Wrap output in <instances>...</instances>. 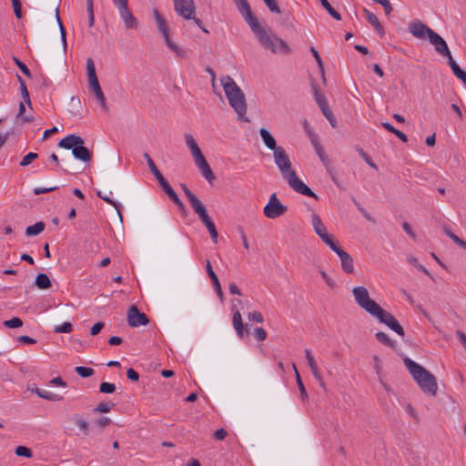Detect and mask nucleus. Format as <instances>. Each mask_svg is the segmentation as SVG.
Segmentation results:
<instances>
[{
  "mask_svg": "<svg viewBox=\"0 0 466 466\" xmlns=\"http://www.w3.org/2000/svg\"><path fill=\"white\" fill-rule=\"evenodd\" d=\"M274 162L278 167L282 177L289 186L297 193L301 195L318 198L317 195L304 183L296 174L292 167V163L287 152L282 147H279L273 152Z\"/></svg>",
  "mask_w": 466,
  "mask_h": 466,
  "instance_id": "1",
  "label": "nucleus"
},
{
  "mask_svg": "<svg viewBox=\"0 0 466 466\" xmlns=\"http://www.w3.org/2000/svg\"><path fill=\"white\" fill-rule=\"evenodd\" d=\"M220 83L228 103L237 113L238 119L244 122H249V119L245 116L247 113V102L241 88L229 76H223L220 79Z\"/></svg>",
  "mask_w": 466,
  "mask_h": 466,
  "instance_id": "2",
  "label": "nucleus"
},
{
  "mask_svg": "<svg viewBox=\"0 0 466 466\" xmlns=\"http://www.w3.org/2000/svg\"><path fill=\"white\" fill-rule=\"evenodd\" d=\"M403 361L407 370L410 371L414 380L419 384L421 390L431 396H435L438 390L436 378L414 360L406 357L403 359Z\"/></svg>",
  "mask_w": 466,
  "mask_h": 466,
  "instance_id": "3",
  "label": "nucleus"
},
{
  "mask_svg": "<svg viewBox=\"0 0 466 466\" xmlns=\"http://www.w3.org/2000/svg\"><path fill=\"white\" fill-rule=\"evenodd\" d=\"M259 44L273 54H289L288 44L271 31H268L260 24L252 29Z\"/></svg>",
  "mask_w": 466,
  "mask_h": 466,
  "instance_id": "4",
  "label": "nucleus"
},
{
  "mask_svg": "<svg viewBox=\"0 0 466 466\" xmlns=\"http://www.w3.org/2000/svg\"><path fill=\"white\" fill-rule=\"evenodd\" d=\"M111 2L118 11V15L123 21L125 28L128 30H137L138 28L139 22L129 7V0H111Z\"/></svg>",
  "mask_w": 466,
  "mask_h": 466,
  "instance_id": "5",
  "label": "nucleus"
},
{
  "mask_svg": "<svg viewBox=\"0 0 466 466\" xmlns=\"http://www.w3.org/2000/svg\"><path fill=\"white\" fill-rule=\"evenodd\" d=\"M176 13L186 20H193L195 24L202 29L203 32L208 31L202 26V22L196 17V6L193 0H172Z\"/></svg>",
  "mask_w": 466,
  "mask_h": 466,
  "instance_id": "6",
  "label": "nucleus"
},
{
  "mask_svg": "<svg viewBox=\"0 0 466 466\" xmlns=\"http://www.w3.org/2000/svg\"><path fill=\"white\" fill-rule=\"evenodd\" d=\"M356 303L371 316H373L381 307L370 298L368 289L365 287H355L352 289Z\"/></svg>",
  "mask_w": 466,
  "mask_h": 466,
  "instance_id": "7",
  "label": "nucleus"
},
{
  "mask_svg": "<svg viewBox=\"0 0 466 466\" xmlns=\"http://www.w3.org/2000/svg\"><path fill=\"white\" fill-rule=\"evenodd\" d=\"M153 13H154L156 22L157 24V29L162 34L167 46L177 56L185 57L186 52L182 48H180L177 44H175L174 42L171 41L170 36H169V28H168V25H167L165 18L160 15V13L157 9H155Z\"/></svg>",
  "mask_w": 466,
  "mask_h": 466,
  "instance_id": "8",
  "label": "nucleus"
},
{
  "mask_svg": "<svg viewBox=\"0 0 466 466\" xmlns=\"http://www.w3.org/2000/svg\"><path fill=\"white\" fill-rule=\"evenodd\" d=\"M287 210L288 208L279 201L276 193H273L264 207L263 213L268 218L274 219L283 216Z\"/></svg>",
  "mask_w": 466,
  "mask_h": 466,
  "instance_id": "9",
  "label": "nucleus"
},
{
  "mask_svg": "<svg viewBox=\"0 0 466 466\" xmlns=\"http://www.w3.org/2000/svg\"><path fill=\"white\" fill-rule=\"evenodd\" d=\"M373 317L377 318L380 323L385 324L391 330L395 331L398 335L403 337L405 331L402 326L399 323L397 319L390 312L380 308Z\"/></svg>",
  "mask_w": 466,
  "mask_h": 466,
  "instance_id": "10",
  "label": "nucleus"
},
{
  "mask_svg": "<svg viewBox=\"0 0 466 466\" xmlns=\"http://www.w3.org/2000/svg\"><path fill=\"white\" fill-rule=\"evenodd\" d=\"M311 224L315 233L327 246L330 248L337 242L333 236L328 233L326 226L322 223L321 218L318 214L313 213L311 215Z\"/></svg>",
  "mask_w": 466,
  "mask_h": 466,
  "instance_id": "11",
  "label": "nucleus"
},
{
  "mask_svg": "<svg viewBox=\"0 0 466 466\" xmlns=\"http://www.w3.org/2000/svg\"><path fill=\"white\" fill-rule=\"evenodd\" d=\"M194 212L198 216L199 219L206 226L207 229L210 234L213 243H217L218 234L214 222L208 214L206 207L202 205L199 208H197V209H195Z\"/></svg>",
  "mask_w": 466,
  "mask_h": 466,
  "instance_id": "12",
  "label": "nucleus"
},
{
  "mask_svg": "<svg viewBox=\"0 0 466 466\" xmlns=\"http://www.w3.org/2000/svg\"><path fill=\"white\" fill-rule=\"evenodd\" d=\"M238 7V10L244 17L245 21L248 24L251 30L260 24L258 18L253 15L250 5L247 0H233Z\"/></svg>",
  "mask_w": 466,
  "mask_h": 466,
  "instance_id": "13",
  "label": "nucleus"
},
{
  "mask_svg": "<svg viewBox=\"0 0 466 466\" xmlns=\"http://www.w3.org/2000/svg\"><path fill=\"white\" fill-rule=\"evenodd\" d=\"M333 250L340 259V266L345 273L350 274L354 271L353 258L345 250L340 248L337 242L329 248Z\"/></svg>",
  "mask_w": 466,
  "mask_h": 466,
  "instance_id": "14",
  "label": "nucleus"
},
{
  "mask_svg": "<svg viewBox=\"0 0 466 466\" xmlns=\"http://www.w3.org/2000/svg\"><path fill=\"white\" fill-rule=\"evenodd\" d=\"M127 323L133 328L146 326L149 323V319L145 313L140 312L137 306L133 305L127 312Z\"/></svg>",
  "mask_w": 466,
  "mask_h": 466,
  "instance_id": "15",
  "label": "nucleus"
},
{
  "mask_svg": "<svg viewBox=\"0 0 466 466\" xmlns=\"http://www.w3.org/2000/svg\"><path fill=\"white\" fill-rule=\"evenodd\" d=\"M409 32L416 38L430 39L431 32H434L420 21H414L409 24Z\"/></svg>",
  "mask_w": 466,
  "mask_h": 466,
  "instance_id": "16",
  "label": "nucleus"
},
{
  "mask_svg": "<svg viewBox=\"0 0 466 466\" xmlns=\"http://www.w3.org/2000/svg\"><path fill=\"white\" fill-rule=\"evenodd\" d=\"M305 357L308 361V364L310 368V371L314 377V379L319 382V386L326 390V384L323 380L322 375L319 371V366L317 364V361L309 349L305 350Z\"/></svg>",
  "mask_w": 466,
  "mask_h": 466,
  "instance_id": "17",
  "label": "nucleus"
},
{
  "mask_svg": "<svg viewBox=\"0 0 466 466\" xmlns=\"http://www.w3.org/2000/svg\"><path fill=\"white\" fill-rule=\"evenodd\" d=\"M430 43L434 46L435 50L441 56L444 54H449V47L445 40L436 32H431Z\"/></svg>",
  "mask_w": 466,
  "mask_h": 466,
  "instance_id": "18",
  "label": "nucleus"
},
{
  "mask_svg": "<svg viewBox=\"0 0 466 466\" xmlns=\"http://www.w3.org/2000/svg\"><path fill=\"white\" fill-rule=\"evenodd\" d=\"M89 90H90L91 93L94 94L96 99L99 103V105H100L101 108L103 109V111L107 112L108 111V106H107V104H106V100L105 95H104V93L102 91V88L100 86L99 81L92 83V84H89Z\"/></svg>",
  "mask_w": 466,
  "mask_h": 466,
  "instance_id": "19",
  "label": "nucleus"
},
{
  "mask_svg": "<svg viewBox=\"0 0 466 466\" xmlns=\"http://www.w3.org/2000/svg\"><path fill=\"white\" fill-rule=\"evenodd\" d=\"M72 155L75 158L82 161V162H89L92 159L91 151L84 147V144H77L76 147H74Z\"/></svg>",
  "mask_w": 466,
  "mask_h": 466,
  "instance_id": "20",
  "label": "nucleus"
},
{
  "mask_svg": "<svg viewBox=\"0 0 466 466\" xmlns=\"http://www.w3.org/2000/svg\"><path fill=\"white\" fill-rule=\"evenodd\" d=\"M77 144H84V139L79 136L71 134L61 139L58 142V147L73 150L74 147H76Z\"/></svg>",
  "mask_w": 466,
  "mask_h": 466,
  "instance_id": "21",
  "label": "nucleus"
},
{
  "mask_svg": "<svg viewBox=\"0 0 466 466\" xmlns=\"http://www.w3.org/2000/svg\"><path fill=\"white\" fill-rule=\"evenodd\" d=\"M364 14L366 15L367 21L374 27L378 35L380 37H383L385 35V31L382 25L380 23L378 17L366 8H364Z\"/></svg>",
  "mask_w": 466,
  "mask_h": 466,
  "instance_id": "22",
  "label": "nucleus"
},
{
  "mask_svg": "<svg viewBox=\"0 0 466 466\" xmlns=\"http://www.w3.org/2000/svg\"><path fill=\"white\" fill-rule=\"evenodd\" d=\"M232 323L234 326V329L239 338H242L245 333L248 332V329L245 328V325L242 321L241 314L238 310H236L233 314L232 318Z\"/></svg>",
  "mask_w": 466,
  "mask_h": 466,
  "instance_id": "23",
  "label": "nucleus"
},
{
  "mask_svg": "<svg viewBox=\"0 0 466 466\" xmlns=\"http://www.w3.org/2000/svg\"><path fill=\"white\" fill-rule=\"evenodd\" d=\"M260 137L264 142V145L270 150H273V152L276 150V148H279V146H277L275 138L271 136L269 131L266 128H261L259 130Z\"/></svg>",
  "mask_w": 466,
  "mask_h": 466,
  "instance_id": "24",
  "label": "nucleus"
},
{
  "mask_svg": "<svg viewBox=\"0 0 466 466\" xmlns=\"http://www.w3.org/2000/svg\"><path fill=\"white\" fill-rule=\"evenodd\" d=\"M206 269H207L208 275L209 276V278L212 280L214 289H216L218 295L220 298H222L223 297V292H222V289H221V286H220L219 280L218 279V276L214 272L209 260L206 261Z\"/></svg>",
  "mask_w": 466,
  "mask_h": 466,
  "instance_id": "25",
  "label": "nucleus"
},
{
  "mask_svg": "<svg viewBox=\"0 0 466 466\" xmlns=\"http://www.w3.org/2000/svg\"><path fill=\"white\" fill-rule=\"evenodd\" d=\"M181 187L185 195L187 196L193 210L197 209V208H199L200 206L203 205V203L197 198L195 194L191 192V190L185 184H181Z\"/></svg>",
  "mask_w": 466,
  "mask_h": 466,
  "instance_id": "26",
  "label": "nucleus"
},
{
  "mask_svg": "<svg viewBox=\"0 0 466 466\" xmlns=\"http://www.w3.org/2000/svg\"><path fill=\"white\" fill-rule=\"evenodd\" d=\"M375 338L383 345L388 346L390 349L397 348V342L391 339L385 332L378 331L375 334Z\"/></svg>",
  "mask_w": 466,
  "mask_h": 466,
  "instance_id": "27",
  "label": "nucleus"
},
{
  "mask_svg": "<svg viewBox=\"0 0 466 466\" xmlns=\"http://www.w3.org/2000/svg\"><path fill=\"white\" fill-rule=\"evenodd\" d=\"M86 72H87L88 85L98 81V78H97V76L96 73L94 60L90 57L87 58V60H86Z\"/></svg>",
  "mask_w": 466,
  "mask_h": 466,
  "instance_id": "28",
  "label": "nucleus"
},
{
  "mask_svg": "<svg viewBox=\"0 0 466 466\" xmlns=\"http://www.w3.org/2000/svg\"><path fill=\"white\" fill-rule=\"evenodd\" d=\"M35 284L40 289H46L51 287V281L48 276L45 273H39L36 276Z\"/></svg>",
  "mask_w": 466,
  "mask_h": 466,
  "instance_id": "29",
  "label": "nucleus"
},
{
  "mask_svg": "<svg viewBox=\"0 0 466 466\" xmlns=\"http://www.w3.org/2000/svg\"><path fill=\"white\" fill-rule=\"evenodd\" d=\"M17 80L20 84V92H21V96L24 99V102L28 106H32V102H31V99H30V95H29V92L27 90V87H26V85H25V82L23 80V78L17 75Z\"/></svg>",
  "mask_w": 466,
  "mask_h": 466,
  "instance_id": "30",
  "label": "nucleus"
},
{
  "mask_svg": "<svg viewBox=\"0 0 466 466\" xmlns=\"http://www.w3.org/2000/svg\"><path fill=\"white\" fill-rule=\"evenodd\" d=\"M46 224L42 221L36 222L33 226H29L25 229L26 236H36L44 231Z\"/></svg>",
  "mask_w": 466,
  "mask_h": 466,
  "instance_id": "31",
  "label": "nucleus"
},
{
  "mask_svg": "<svg viewBox=\"0 0 466 466\" xmlns=\"http://www.w3.org/2000/svg\"><path fill=\"white\" fill-rule=\"evenodd\" d=\"M35 392L42 399H45V400H54V401H56V400H62V397H59L58 395L56 394H54L48 390H41V389H36L35 390Z\"/></svg>",
  "mask_w": 466,
  "mask_h": 466,
  "instance_id": "32",
  "label": "nucleus"
},
{
  "mask_svg": "<svg viewBox=\"0 0 466 466\" xmlns=\"http://www.w3.org/2000/svg\"><path fill=\"white\" fill-rule=\"evenodd\" d=\"M321 5L327 10V12L337 21L341 20V15L337 12L328 0H319Z\"/></svg>",
  "mask_w": 466,
  "mask_h": 466,
  "instance_id": "33",
  "label": "nucleus"
},
{
  "mask_svg": "<svg viewBox=\"0 0 466 466\" xmlns=\"http://www.w3.org/2000/svg\"><path fill=\"white\" fill-rule=\"evenodd\" d=\"M159 185L161 186L162 189L166 192V194L168 196V198L172 201H174L177 198H178V196L174 191V189L171 187V186L168 184L167 179H164L163 181H161L159 183Z\"/></svg>",
  "mask_w": 466,
  "mask_h": 466,
  "instance_id": "34",
  "label": "nucleus"
},
{
  "mask_svg": "<svg viewBox=\"0 0 466 466\" xmlns=\"http://www.w3.org/2000/svg\"><path fill=\"white\" fill-rule=\"evenodd\" d=\"M56 18L58 26H59L63 46H64V48L66 49V34L65 27H64L62 21L60 19V16H59L58 5L56 7Z\"/></svg>",
  "mask_w": 466,
  "mask_h": 466,
  "instance_id": "35",
  "label": "nucleus"
},
{
  "mask_svg": "<svg viewBox=\"0 0 466 466\" xmlns=\"http://www.w3.org/2000/svg\"><path fill=\"white\" fill-rule=\"evenodd\" d=\"M199 171L201 172L202 176L209 182V183H212L215 179H216V177L211 169V167H209V165H206L200 168H198Z\"/></svg>",
  "mask_w": 466,
  "mask_h": 466,
  "instance_id": "36",
  "label": "nucleus"
},
{
  "mask_svg": "<svg viewBox=\"0 0 466 466\" xmlns=\"http://www.w3.org/2000/svg\"><path fill=\"white\" fill-rule=\"evenodd\" d=\"M76 372L82 378H88L94 374V370L92 368L77 366L75 369Z\"/></svg>",
  "mask_w": 466,
  "mask_h": 466,
  "instance_id": "37",
  "label": "nucleus"
},
{
  "mask_svg": "<svg viewBox=\"0 0 466 466\" xmlns=\"http://www.w3.org/2000/svg\"><path fill=\"white\" fill-rule=\"evenodd\" d=\"M148 167L151 170V172L153 173V175L155 176V177L157 178V180L158 181V183H160L161 181L166 179L163 177V175L161 174V172L158 170V168L157 167V166L155 165V163L152 159H149V161H148Z\"/></svg>",
  "mask_w": 466,
  "mask_h": 466,
  "instance_id": "38",
  "label": "nucleus"
},
{
  "mask_svg": "<svg viewBox=\"0 0 466 466\" xmlns=\"http://www.w3.org/2000/svg\"><path fill=\"white\" fill-rule=\"evenodd\" d=\"M115 404L113 402H101L94 409V411L107 413L112 410Z\"/></svg>",
  "mask_w": 466,
  "mask_h": 466,
  "instance_id": "39",
  "label": "nucleus"
},
{
  "mask_svg": "<svg viewBox=\"0 0 466 466\" xmlns=\"http://www.w3.org/2000/svg\"><path fill=\"white\" fill-rule=\"evenodd\" d=\"M4 325L9 329H16L23 326V321L21 319L15 317L9 320H5Z\"/></svg>",
  "mask_w": 466,
  "mask_h": 466,
  "instance_id": "40",
  "label": "nucleus"
},
{
  "mask_svg": "<svg viewBox=\"0 0 466 466\" xmlns=\"http://www.w3.org/2000/svg\"><path fill=\"white\" fill-rule=\"evenodd\" d=\"M73 330V326L70 322H64L62 325L56 326L54 332L56 333H70Z\"/></svg>",
  "mask_w": 466,
  "mask_h": 466,
  "instance_id": "41",
  "label": "nucleus"
},
{
  "mask_svg": "<svg viewBox=\"0 0 466 466\" xmlns=\"http://www.w3.org/2000/svg\"><path fill=\"white\" fill-rule=\"evenodd\" d=\"M116 390V386L114 383L110 382H102L99 386V391L101 393L110 394Z\"/></svg>",
  "mask_w": 466,
  "mask_h": 466,
  "instance_id": "42",
  "label": "nucleus"
},
{
  "mask_svg": "<svg viewBox=\"0 0 466 466\" xmlns=\"http://www.w3.org/2000/svg\"><path fill=\"white\" fill-rule=\"evenodd\" d=\"M296 381H297V384H298V387H299V392H300V397L302 400H307L308 399V393L306 391V388L302 382V380H301V377L299 375V372H297V376H296Z\"/></svg>",
  "mask_w": 466,
  "mask_h": 466,
  "instance_id": "43",
  "label": "nucleus"
},
{
  "mask_svg": "<svg viewBox=\"0 0 466 466\" xmlns=\"http://www.w3.org/2000/svg\"><path fill=\"white\" fill-rule=\"evenodd\" d=\"M15 454L25 458H31L33 455L32 451L25 446H17L15 449Z\"/></svg>",
  "mask_w": 466,
  "mask_h": 466,
  "instance_id": "44",
  "label": "nucleus"
},
{
  "mask_svg": "<svg viewBox=\"0 0 466 466\" xmlns=\"http://www.w3.org/2000/svg\"><path fill=\"white\" fill-rule=\"evenodd\" d=\"M38 157V155L36 153H34V152H30L28 153L27 155H25L23 159L21 160L20 162V166L21 167H26L28 166L29 164L32 163V161H34L35 159H36Z\"/></svg>",
  "mask_w": 466,
  "mask_h": 466,
  "instance_id": "45",
  "label": "nucleus"
},
{
  "mask_svg": "<svg viewBox=\"0 0 466 466\" xmlns=\"http://www.w3.org/2000/svg\"><path fill=\"white\" fill-rule=\"evenodd\" d=\"M310 51H311L314 58L316 59V62L318 64L320 73L322 75H324V65H323L322 59H321L318 50L315 47L311 46Z\"/></svg>",
  "mask_w": 466,
  "mask_h": 466,
  "instance_id": "46",
  "label": "nucleus"
},
{
  "mask_svg": "<svg viewBox=\"0 0 466 466\" xmlns=\"http://www.w3.org/2000/svg\"><path fill=\"white\" fill-rule=\"evenodd\" d=\"M314 95H315L316 102H317L318 106H319V108H322L324 106L328 105V101H327L325 96L320 94L317 88H314Z\"/></svg>",
  "mask_w": 466,
  "mask_h": 466,
  "instance_id": "47",
  "label": "nucleus"
},
{
  "mask_svg": "<svg viewBox=\"0 0 466 466\" xmlns=\"http://www.w3.org/2000/svg\"><path fill=\"white\" fill-rule=\"evenodd\" d=\"M13 60L14 62L15 63V65L19 67V69L22 71V73L24 75H25L26 76L30 77L31 76V73H30V70L28 69V67L26 66V65L25 63H23L21 60H19L17 57L14 56L13 57Z\"/></svg>",
  "mask_w": 466,
  "mask_h": 466,
  "instance_id": "48",
  "label": "nucleus"
},
{
  "mask_svg": "<svg viewBox=\"0 0 466 466\" xmlns=\"http://www.w3.org/2000/svg\"><path fill=\"white\" fill-rule=\"evenodd\" d=\"M265 5L268 6L270 12L274 14H280V8L279 7L275 0H263Z\"/></svg>",
  "mask_w": 466,
  "mask_h": 466,
  "instance_id": "49",
  "label": "nucleus"
},
{
  "mask_svg": "<svg viewBox=\"0 0 466 466\" xmlns=\"http://www.w3.org/2000/svg\"><path fill=\"white\" fill-rule=\"evenodd\" d=\"M96 195L101 198L103 199L104 201H106V203L112 205L118 212L119 216L121 217V214H120V211H119V204L116 203L115 200H113L112 198H110L109 197L107 196H103L101 191H97Z\"/></svg>",
  "mask_w": 466,
  "mask_h": 466,
  "instance_id": "50",
  "label": "nucleus"
},
{
  "mask_svg": "<svg viewBox=\"0 0 466 466\" xmlns=\"http://www.w3.org/2000/svg\"><path fill=\"white\" fill-rule=\"evenodd\" d=\"M248 318L249 320L255 321L257 323H262L264 321L263 315L257 310L249 312Z\"/></svg>",
  "mask_w": 466,
  "mask_h": 466,
  "instance_id": "51",
  "label": "nucleus"
},
{
  "mask_svg": "<svg viewBox=\"0 0 466 466\" xmlns=\"http://www.w3.org/2000/svg\"><path fill=\"white\" fill-rule=\"evenodd\" d=\"M327 168V171L328 173L329 174L330 176V178L331 180L333 181V183L339 188H343L339 178H338V176H337V173L333 170V168L330 167V165H328L326 167Z\"/></svg>",
  "mask_w": 466,
  "mask_h": 466,
  "instance_id": "52",
  "label": "nucleus"
},
{
  "mask_svg": "<svg viewBox=\"0 0 466 466\" xmlns=\"http://www.w3.org/2000/svg\"><path fill=\"white\" fill-rule=\"evenodd\" d=\"M185 140H186V144L188 147V148L190 149V151H193L194 149L198 147V146L192 135L186 134Z\"/></svg>",
  "mask_w": 466,
  "mask_h": 466,
  "instance_id": "53",
  "label": "nucleus"
},
{
  "mask_svg": "<svg viewBox=\"0 0 466 466\" xmlns=\"http://www.w3.org/2000/svg\"><path fill=\"white\" fill-rule=\"evenodd\" d=\"M253 335L258 341H263L267 338V332L263 328H256L253 331Z\"/></svg>",
  "mask_w": 466,
  "mask_h": 466,
  "instance_id": "54",
  "label": "nucleus"
},
{
  "mask_svg": "<svg viewBox=\"0 0 466 466\" xmlns=\"http://www.w3.org/2000/svg\"><path fill=\"white\" fill-rule=\"evenodd\" d=\"M14 8L15 15L17 19L22 18V10L20 0H11Z\"/></svg>",
  "mask_w": 466,
  "mask_h": 466,
  "instance_id": "55",
  "label": "nucleus"
},
{
  "mask_svg": "<svg viewBox=\"0 0 466 466\" xmlns=\"http://www.w3.org/2000/svg\"><path fill=\"white\" fill-rule=\"evenodd\" d=\"M315 150H316V153L319 156V159L321 160V162L325 165V167L329 165V160L325 156L322 147L318 146L317 148H315Z\"/></svg>",
  "mask_w": 466,
  "mask_h": 466,
  "instance_id": "56",
  "label": "nucleus"
},
{
  "mask_svg": "<svg viewBox=\"0 0 466 466\" xmlns=\"http://www.w3.org/2000/svg\"><path fill=\"white\" fill-rule=\"evenodd\" d=\"M452 72L466 86V71L458 66L457 68H454Z\"/></svg>",
  "mask_w": 466,
  "mask_h": 466,
  "instance_id": "57",
  "label": "nucleus"
},
{
  "mask_svg": "<svg viewBox=\"0 0 466 466\" xmlns=\"http://www.w3.org/2000/svg\"><path fill=\"white\" fill-rule=\"evenodd\" d=\"M319 274L329 288H335V281L324 270H319Z\"/></svg>",
  "mask_w": 466,
  "mask_h": 466,
  "instance_id": "58",
  "label": "nucleus"
},
{
  "mask_svg": "<svg viewBox=\"0 0 466 466\" xmlns=\"http://www.w3.org/2000/svg\"><path fill=\"white\" fill-rule=\"evenodd\" d=\"M360 157L373 168H377L376 164L370 159L367 153L362 148H358Z\"/></svg>",
  "mask_w": 466,
  "mask_h": 466,
  "instance_id": "59",
  "label": "nucleus"
},
{
  "mask_svg": "<svg viewBox=\"0 0 466 466\" xmlns=\"http://www.w3.org/2000/svg\"><path fill=\"white\" fill-rule=\"evenodd\" d=\"M76 424L77 425L79 430H81L84 432V434H87L88 433L89 424H88L87 421H86L84 420H81V419H78V420H76Z\"/></svg>",
  "mask_w": 466,
  "mask_h": 466,
  "instance_id": "60",
  "label": "nucleus"
},
{
  "mask_svg": "<svg viewBox=\"0 0 466 466\" xmlns=\"http://www.w3.org/2000/svg\"><path fill=\"white\" fill-rule=\"evenodd\" d=\"M104 326H105V323H104V322H102V321H98V322H96V324H94V325H93V327L91 328V329H90V334H91L92 336H96V335H97V334L101 331V329L104 328Z\"/></svg>",
  "mask_w": 466,
  "mask_h": 466,
  "instance_id": "61",
  "label": "nucleus"
},
{
  "mask_svg": "<svg viewBox=\"0 0 466 466\" xmlns=\"http://www.w3.org/2000/svg\"><path fill=\"white\" fill-rule=\"evenodd\" d=\"M402 228L412 239L415 240L417 238L416 234L413 232L410 225L408 222L402 223Z\"/></svg>",
  "mask_w": 466,
  "mask_h": 466,
  "instance_id": "62",
  "label": "nucleus"
},
{
  "mask_svg": "<svg viewBox=\"0 0 466 466\" xmlns=\"http://www.w3.org/2000/svg\"><path fill=\"white\" fill-rule=\"evenodd\" d=\"M227 435H228V432L226 431V430H224L222 428L217 430L213 434L214 438L218 441H223Z\"/></svg>",
  "mask_w": 466,
  "mask_h": 466,
  "instance_id": "63",
  "label": "nucleus"
},
{
  "mask_svg": "<svg viewBox=\"0 0 466 466\" xmlns=\"http://www.w3.org/2000/svg\"><path fill=\"white\" fill-rule=\"evenodd\" d=\"M127 376L132 381H137L139 380L138 373L132 368L127 370Z\"/></svg>",
  "mask_w": 466,
  "mask_h": 466,
  "instance_id": "64",
  "label": "nucleus"
}]
</instances>
